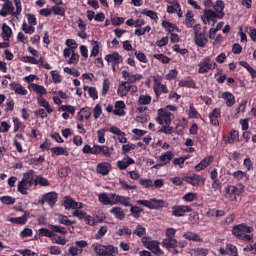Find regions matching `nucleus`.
I'll return each instance as SVG.
<instances>
[{
    "mask_svg": "<svg viewBox=\"0 0 256 256\" xmlns=\"http://www.w3.org/2000/svg\"><path fill=\"white\" fill-rule=\"evenodd\" d=\"M92 247L97 256H117V255H119V248H117L113 245L93 244Z\"/></svg>",
    "mask_w": 256,
    "mask_h": 256,
    "instance_id": "obj_1",
    "label": "nucleus"
},
{
    "mask_svg": "<svg viewBox=\"0 0 256 256\" xmlns=\"http://www.w3.org/2000/svg\"><path fill=\"white\" fill-rule=\"evenodd\" d=\"M136 203L138 205H143V207H147L148 209H159L167 207V202H165V200H158L155 198L150 200H138Z\"/></svg>",
    "mask_w": 256,
    "mask_h": 256,
    "instance_id": "obj_2",
    "label": "nucleus"
},
{
    "mask_svg": "<svg viewBox=\"0 0 256 256\" xmlns=\"http://www.w3.org/2000/svg\"><path fill=\"white\" fill-rule=\"evenodd\" d=\"M159 125H166L171 127V121H173V114L163 108L158 110V117L156 118Z\"/></svg>",
    "mask_w": 256,
    "mask_h": 256,
    "instance_id": "obj_3",
    "label": "nucleus"
},
{
    "mask_svg": "<svg viewBox=\"0 0 256 256\" xmlns=\"http://www.w3.org/2000/svg\"><path fill=\"white\" fill-rule=\"evenodd\" d=\"M246 233H253V227L247 224H238L232 229V235L236 237V239H242Z\"/></svg>",
    "mask_w": 256,
    "mask_h": 256,
    "instance_id": "obj_4",
    "label": "nucleus"
},
{
    "mask_svg": "<svg viewBox=\"0 0 256 256\" xmlns=\"http://www.w3.org/2000/svg\"><path fill=\"white\" fill-rule=\"evenodd\" d=\"M142 243L144 247H146V249H149V251L154 253V255L161 256L165 254V252L161 250V247H159V243L157 241H151L147 240V238H143Z\"/></svg>",
    "mask_w": 256,
    "mask_h": 256,
    "instance_id": "obj_5",
    "label": "nucleus"
},
{
    "mask_svg": "<svg viewBox=\"0 0 256 256\" xmlns=\"http://www.w3.org/2000/svg\"><path fill=\"white\" fill-rule=\"evenodd\" d=\"M198 73L205 74L209 73L211 69H215L217 67V64L211 60L210 57H205L201 62L198 64Z\"/></svg>",
    "mask_w": 256,
    "mask_h": 256,
    "instance_id": "obj_6",
    "label": "nucleus"
},
{
    "mask_svg": "<svg viewBox=\"0 0 256 256\" xmlns=\"http://www.w3.org/2000/svg\"><path fill=\"white\" fill-rule=\"evenodd\" d=\"M172 211V215L174 217H183L185 213H191V211H193V208L187 205H175L172 207Z\"/></svg>",
    "mask_w": 256,
    "mask_h": 256,
    "instance_id": "obj_7",
    "label": "nucleus"
},
{
    "mask_svg": "<svg viewBox=\"0 0 256 256\" xmlns=\"http://www.w3.org/2000/svg\"><path fill=\"white\" fill-rule=\"evenodd\" d=\"M183 181H186V183H190V185H193V187H200V185H205V178L197 174L193 176H185L183 178Z\"/></svg>",
    "mask_w": 256,
    "mask_h": 256,
    "instance_id": "obj_8",
    "label": "nucleus"
},
{
    "mask_svg": "<svg viewBox=\"0 0 256 256\" xmlns=\"http://www.w3.org/2000/svg\"><path fill=\"white\" fill-rule=\"evenodd\" d=\"M0 15L1 17H7V15H13V17H15V7H13V2L4 0Z\"/></svg>",
    "mask_w": 256,
    "mask_h": 256,
    "instance_id": "obj_9",
    "label": "nucleus"
},
{
    "mask_svg": "<svg viewBox=\"0 0 256 256\" xmlns=\"http://www.w3.org/2000/svg\"><path fill=\"white\" fill-rule=\"evenodd\" d=\"M57 192H50L44 195V200L41 201V204L43 205L45 202L50 205V207H53L55 203H57Z\"/></svg>",
    "mask_w": 256,
    "mask_h": 256,
    "instance_id": "obj_10",
    "label": "nucleus"
},
{
    "mask_svg": "<svg viewBox=\"0 0 256 256\" xmlns=\"http://www.w3.org/2000/svg\"><path fill=\"white\" fill-rule=\"evenodd\" d=\"M110 133H112L113 135H117L118 137V141L120 143H127V138H125V132L121 131V129H119L117 126H112L109 129Z\"/></svg>",
    "mask_w": 256,
    "mask_h": 256,
    "instance_id": "obj_11",
    "label": "nucleus"
},
{
    "mask_svg": "<svg viewBox=\"0 0 256 256\" xmlns=\"http://www.w3.org/2000/svg\"><path fill=\"white\" fill-rule=\"evenodd\" d=\"M10 89L12 91H14V93H16V95H22L25 96L27 95V89H25V87H23V85L17 83V82H13L10 84Z\"/></svg>",
    "mask_w": 256,
    "mask_h": 256,
    "instance_id": "obj_12",
    "label": "nucleus"
},
{
    "mask_svg": "<svg viewBox=\"0 0 256 256\" xmlns=\"http://www.w3.org/2000/svg\"><path fill=\"white\" fill-rule=\"evenodd\" d=\"M214 11L218 14V17H221L222 19L225 17V2L223 0H217L215 4L213 5Z\"/></svg>",
    "mask_w": 256,
    "mask_h": 256,
    "instance_id": "obj_13",
    "label": "nucleus"
},
{
    "mask_svg": "<svg viewBox=\"0 0 256 256\" xmlns=\"http://www.w3.org/2000/svg\"><path fill=\"white\" fill-rule=\"evenodd\" d=\"M211 163H213V156H208L195 166V171H203V169H207Z\"/></svg>",
    "mask_w": 256,
    "mask_h": 256,
    "instance_id": "obj_14",
    "label": "nucleus"
},
{
    "mask_svg": "<svg viewBox=\"0 0 256 256\" xmlns=\"http://www.w3.org/2000/svg\"><path fill=\"white\" fill-rule=\"evenodd\" d=\"M22 181L28 185H35V170H29L23 174Z\"/></svg>",
    "mask_w": 256,
    "mask_h": 256,
    "instance_id": "obj_15",
    "label": "nucleus"
},
{
    "mask_svg": "<svg viewBox=\"0 0 256 256\" xmlns=\"http://www.w3.org/2000/svg\"><path fill=\"white\" fill-rule=\"evenodd\" d=\"M194 41L198 47H205L208 43L207 36L203 33L198 34L197 31H195Z\"/></svg>",
    "mask_w": 256,
    "mask_h": 256,
    "instance_id": "obj_16",
    "label": "nucleus"
},
{
    "mask_svg": "<svg viewBox=\"0 0 256 256\" xmlns=\"http://www.w3.org/2000/svg\"><path fill=\"white\" fill-rule=\"evenodd\" d=\"M225 197L230 201H237V187L233 185L228 186Z\"/></svg>",
    "mask_w": 256,
    "mask_h": 256,
    "instance_id": "obj_17",
    "label": "nucleus"
},
{
    "mask_svg": "<svg viewBox=\"0 0 256 256\" xmlns=\"http://www.w3.org/2000/svg\"><path fill=\"white\" fill-rule=\"evenodd\" d=\"M79 202H76L71 196L64 197V207L66 210L77 209Z\"/></svg>",
    "mask_w": 256,
    "mask_h": 256,
    "instance_id": "obj_18",
    "label": "nucleus"
},
{
    "mask_svg": "<svg viewBox=\"0 0 256 256\" xmlns=\"http://www.w3.org/2000/svg\"><path fill=\"white\" fill-rule=\"evenodd\" d=\"M127 161L120 160L117 162V167L120 169V171H125L129 165H133L135 163V160L133 158L126 156Z\"/></svg>",
    "mask_w": 256,
    "mask_h": 256,
    "instance_id": "obj_19",
    "label": "nucleus"
},
{
    "mask_svg": "<svg viewBox=\"0 0 256 256\" xmlns=\"http://www.w3.org/2000/svg\"><path fill=\"white\" fill-rule=\"evenodd\" d=\"M109 171H111V164L108 162L97 165V173H100V175H109Z\"/></svg>",
    "mask_w": 256,
    "mask_h": 256,
    "instance_id": "obj_20",
    "label": "nucleus"
},
{
    "mask_svg": "<svg viewBox=\"0 0 256 256\" xmlns=\"http://www.w3.org/2000/svg\"><path fill=\"white\" fill-rule=\"evenodd\" d=\"M105 59L108 61V63H112V65H119L121 56L118 52H113L112 54L106 55Z\"/></svg>",
    "mask_w": 256,
    "mask_h": 256,
    "instance_id": "obj_21",
    "label": "nucleus"
},
{
    "mask_svg": "<svg viewBox=\"0 0 256 256\" xmlns=\"http://www.w3.org/2000/svg\"><path fill=\"white\" fill-rule=\"evenodd\" d=\"M124 107H125V102L117 101L114 105V111H113L114 115L123 117V115H125V110H123Z\"/></svg>",
    "mask_w": 256,
    "mask_h": 256,
    "instance_id": "obj_22",
    "label": "nucleus"
},
{
    "mask_svg": "<svg viewBox=\"0 0 256 256\" xmlns=\"http://www.w3.org/2000/svg\"><path fill=\"white\" fill-rule=\"evenodd\" d=\"M218 117H221V110L215 108L212 113L209 115L210 122L212 125L216 126L219 125Z\"/></svg>",
    "mask_w": 256,
    "mask_h": 256,
    "instance_id": "obj_23",
    "label": "nucleus"
},
{
    "mask_svg": "<svg viewBox=\"0 0 256 256\" xmlns=\"http://www.w3.org/2000/svg\"><path fill=\"white\" fill-rule=\"evenodd\" d=\"M30 89L34 91L39 97H43V95H47V89H45L43 86L39 84L32 83L30 85Z\"/></svg>",
    "mask_w": 256,
    "mask_h": 256,
    "instance_id": "obj_24",
    "label": "nucleus"
},
{
    "mask_svg": "<svg viewBox=\"0 0 256 256\" xmlns=\"http://www.w3.org/2000/svg\"><path fill=\"white\" fill-rule=\"evenodd\" d=\"M184 239L188 241H195L196 243H203V239L196 233L186 232L183 234Z\"/></svg>",
    "mask_w": 256,
    "mask_h": 256,
    "instance_id": "obj_25",
    "label": "nucleus"
},
{
    "mask_svg": "<svg viewBox=\"0 0 256 256\" xmlns=\"http://www.w3.org/2000/svg\"><path fill=\"white\" fill-rule=\"evenodd\" d=\"M162 247H166V249H175L177 247V239L165 238L162 241Z\"/></svg>",
    "mask_w": 256,
    "mask_h": 256,
    "instance_id": "obj_26",
    "label": "nucleus"
},
{
    "mask_svg": "<svg viewBox=\"0 0 256 256\" xmlns=\"http://www.w3.org/2000/svg\"><path fill=\"white\" fill-rule=\"evenodd\" d=\"M175 157V154L171 151H167L166 153L162 154L159 157V161L162 162V164L167 165L168 163H171V160Z\"/></svg>",
    "mask_w": 256,
    "mask_h": 256,
    "instance_id": "obj_27",
    "label": "nucleus"
},
{
    "mask_svg": "<svg viewBox=\"0 0 256 256\" xmlns=\"http://www.w3.org/2000/svg\"><path fill=\"white\" fill-rule=\"evenodd\" d=\"M37 102L40 107H44V109H46L47 113H53V108H51V105H49V102H47L43 96H38Z\"/></svg>",
    "mask_w": 256,
    "mask_h": 256,
    "instance_id": "obj_28",
    "label": "nucleus"
},
{
    "mask_svg": "<svg viewBox=\"0 0 256 256\" xmlns=\"http://www.w3.org/2000/svg\"><path fill=\"white\" fill-rule=\"evenodd\" d=\"M222 97L226 101L227 107H233L235 105V96L231 92L222 93Z\"/></svg>",
    "mask_w": 256,
    "mask_h": 256,
    "instance_id": "obj_29",
    "label": "nucleus"
},
{
    "mask_svg": "<svg viewBox=\"0 0 256 256\" xmlns=\"http://www.w3.org/2000/svg\"><path fill=\"white\" fill-rule=\"evenodd\" d=\"M27 217H29V213L25 212L21 217L10 218V222L16 225H25L27 223Z\"/></svg>",
    "mask_w": 256,
    "mask_h": 256,
    "instance_id": "obj_30",
    "label": "nucleus"
},
{
    "mask_svg": "<svg viewBox=\"0 0 256 256\" xmlns=\"http://www.w3.org/2000/svg\"><path fill=\"white\" fill-rule=\"evenodd\" d=\"M110 213L114 214V217L116 219H119L120 221H123L125 219V211L121 209V207H114L110 210Z\"/></svg>",
    "mask_w": 256,
    "mask_h": 256,
    "instance_id": "obj_31",
    "label": "nucleus"
},
{
    "mask_svg": "<svg viewBox=\"0 0 256 256\" xmlns=\"http://www.w3.org/2000/svg\"><path fill=\"white\" fill-rule=\"evenodd\" d=\"M204 15L210 21H215V19H223L221 16H218L219 14L215 12V10H211V9H205Z\"/></svg>",
    "mask_w": 256,
    "mask_h": 256,
    "instance_id": "obj_32",
    "label": "nucleus"
},
{
    "mask_svg": "<svg viewBox=\"0 0 256 256\" xmlns=\"http://www.w3.org/2000/svg\"><path fill=\"white\" fill-rule=\"evenodd\" d=\"M12 33L11 27L4 23L2 25V39H4V41H9Z\"/></svg>",
    "mask_w": 256,
    "mask_h": 256,
    "instance_id": "obj_33",
    "label": "nucleus"
},
{
    "mask_svg": "<svg viewBox=\"0 0 256 256\" xmlns=\"http://www.w3.org/2000/svg\"><path fill=\"white\" fill-rule=\"evenodd\" d=\"M91 117V109L88 107L82 108L78 113V119L80 121H83V119H86V121Z\"/></svg>",
    "mask_w": 256,
    "mask_h": 256,
    "instance_id": "obj_34",
    "label": "nucleus"
},
{
    "mask_svg": "<svg viewBox=\"0 0 256 256\" xmlns=\"http://www.w3.org/2000/svg\"><path fill=\"white\" fill-rule=\"evenodd\" d=\"M83 89L84 91H88L89 97H91V99H93L94 101L96 99H99V93L97 92L96 87L84 86Z\"/></svg>",
    "mask_w": 256,
    "mask_h": 256,
    "instance_id": "obj_35",
    "label": "nucleus"
},
{
    "mask_svg": "<svg viewBox=\"0 0 256 256\" xmlns=\"http://www.w3.org/2000/svg\"><path fill=\"white\" fill-rule=\"evenodd\" d=\"M58 223H60V225H66V227L75 225V221L69 220V218L63 214L58 215Z\"/></svg>",
    "mask_w": 256,
    "mask_h": 256,
    "instance_id": "obj_36",
    "label": "nucleus"
},
{
    "mask_svg": "<svg viewBox=\"0 0 256 256\" xmlns=\"http://www.w3.org/2000/svg\"><path fill=\"white\" fill-rule=\"evenodd\" d=\"M29 187H32L31 184L21 180L18 183V192L21 193L22 195H27Z\"/></svg>",
    "mask_w": 256,
    "mask_h": 256,
    "instance_id": "obj_37",
    "label": "nucleus"
},
{
    "mask_svg": "<svg viewBox=\"0 0 256 256\" xmlns=\"http://www.w3.org/2000/svg\"><path fill=\"white\" fill-rule=\"evenodd\" d=\"M50 151H52V153L57 156L65 155V157H69V151L67 150V148L53 147L50 149Z\"/></svg>",
    "mask_w": 256,
    "mask_h": 256,
    "instance_id": "obj_38",
    "label": "nucleus"
},
{
    "mask_svg": "<svg viewBox=\"0 0 256 256\" xmlns=\"http://www.w3.org/2000/svg\"><path fill=\"white\" fill-rule=\"evenodd\" d=\"M48 227L49 229H52L53 233H60V235H67L68 233L67 228L63 226L49 224Z\"/></svg>",
    "mask_w": 256,
    "mask_h": 256,
    "instance_id": "obj_39",
    "label": "nucleus"
},
{
    "mask_svg": "<svg viewBox=\"0 0 256 256\" xmlns=\"http://www.w3.org/2000/svg\"><path fill=\"white\" fill-rule=\"evenodd\" d=\"M162 27H164V29H167L168 33H173V31H179V27L169 21H162Z\"/></svg>",
    "mask_w": 256,
    "mask_h": 256,
    "instance_id": "obj_40",
    "label": "nucleus"
},
{
    "mask_svg": "<svg viewBox=\"0 0 256 256\" xmlns=\"http://www.w3.org/2000/svg\"><path fill=\"white\" fill-rule=\"evenodd\" d=\"M239 141V132L236 130H232L230 132V137L227 138L226 143L233 145L235 142Z\"/></svg>",
    "mask_w": 256,
    "mask_h": 256,
    "instance_id": "obj_41",
    "label": "nucleus"
},
{
    "mask_svg": "<svg viewBox=\"0 0 256 256\" xmlns=\"http://www.w3.org/2000/svg\"><path fill=\"white\" fill-rule=\"evenodd\" d=\"M39 235H40V237H48L49 239H53V237H55V232H53V230H49L47 228H40Z\"/></svg>",
    "mask_w": 256,
    "mask_h": 256,
    "instance_id": "obj_42",
    "label": "nucleus"
},
{
    "mask_svg": "<svg viewBox=\"0 0 256 256\" xmlns=\"http://www.w3.org/2000/svg\"><path fill=\"white\" fill-rule=\"evenodd\" d=\"M192 255L195 256H208L209 255V249L207 248H196L190 250Z\"/></svg>",
    "mask_w": 256,
    "mask_h": 256,
    "instance_id": "obj_43",
    "label": "nucleus"
},
{
    "mask_svg": "<svg viewBox=\"0 0 256 256\" xmlns=\"http://www.w3.org/2000/svg\"><path fill=\"white\" fill-rule=\"evenodd\" d=\"M34 185H41L42 187H49L50 183H49V180H47V178H45L43 176H36Z\"/></svg>",
    "mask_w": 256,
    "mask_h": 256,
    "instance_id": "obj_44",
    "label": "nucleus"
},
{
    "mask_svg": "<svg viewBox=\"0 0 256 256\" xmlns=\"http://www.w3.org/2000/svg\"><path fill=\"white\" fill-rule=\"evenodd\" d=\"M98 199L102 205H111V196L109 197L107 193L99 194Z\"/></svg>",
    "mask_w": 256,
    "mask_h": 256,
    "instance_id": "obj_45",
    "label": "nucleus"
},
{
    "mask_svg": "<svg viewBox=\"0 0 256 256\" xmlns=\"http://www.w3.org/2000/svg\"><path fill=\"white\" fill-rule=\"evenodd\" d=\"M130 212L135 219H139L141 217V213H143V209L139 208V206H131Z\"/></svg>",
    "mask_w": 256,
    "mask_h": 256,
    "instance_id": "obj_46",
    "label": "nucleus"
},
{
    "mask_svg": "<svg viewBox=\"0 0 256 256\" xmlns=\"http://www.w3.org/2000/svg\"><path fill=\"white\" fill-rule=\"evenodd\" d=\"M185 23L187 27H193V25H195V19H193V12L188 11L186 13Z\"/></svg>",
    "mask_w": 256,
    "mask_h": 256,
    "instance_id": "obj_47",
    "label": "nucleus"
},
{
    "mask_svg": "<svg viewBox=\"0 0 256 256\" xmlns=\"http://www.w3.org/2000/svg\"><path fill=\"white\" fill-rule=\"evenodd\" d=\"M179 87H188V89H195V81L193 80H181Z\"/></svg>",
    "mask_w": 256,
    "mask_h": 256,
    "instance_id": "obj_48",
    "label": "nucleus"
},
{
    "mask_svg": "<svg viewBox=\"0 0 256 256\" xmlns=\"http://www.w3.org/2000/svg\"><path fill=\"white\" fill-rule=\"evenodd\" d=\"M141 14L149 17L150 19H153V21H157V19H159V17L157 16V12L153 10H143Z\"/></svg>",
    "mask_w": 256,
    "mask_h": 256,
    "instance_id": "obj_49",
    "label": "nucleus"
},
{
    "mask_svg": "<svg viewBox=\"0 0 256 256\" xmlns=\"http://www.w3.org/2000/svg\"><path fill=\"white\" fill-rule=\"evenodd\" d=\"M181 4L179 2H173L172 5L167 6V13L173 15V13H177Z\"/></svg>",
    "mask_w": 256,
    "mask_h": 256,
    "instance_id": "obj_50",
    "label": "nucleus"
},
{
    "mask_svg": "<svg viewBox=\"0 0 256 256\" xmlns=\"http://www.w3.org/2000/svg\"><path fill=\"white\" fill-rule=\"evenodd\" d=\"M21 29L27 35H33V33H35V27L29 26L27 23H23Z\"/></svg>",
    "mask_w": 256,
    "mask_h": 256,
    "instance_id": "obj_51",
    "label": "nucleus"
},
{
    "mask_svg": "<svg viewBox=\"0 0 256 256\" xmlns=\"http://www.w3.org/2000/svg\"><path fill=\"white\" fill-rule=\"evenodd\" d=\"M143 79V75L141 74H134L130 75L126 81V83L131 84V83H137V81H141Z\"/></svg>",
    "mask_w": 256,
    "mask_h": 256,
    "instance_id": "obj_52",
    "label": "nucleus"
},
{
    "mask_svg": "<svg viewBox=\"0 0 256 256\" xmlns=\"http://www.w3.org/2000/svg\"><path fill=\"white\" fill-rule=\"evenodd\" d=\"M154 59H157L158 61H161V63L167 64L171 61L170 57L165 56L164 54H154Z\"/></svg>",
    "mask_w": 256,
    "mask_h": 256,
    "instance_id": "obj_53",
    "label": "nucleus"
},
{
    "mask_svg": "<svg viewBox=\"0 0 256 256\" xmlns=\"http://www.w3.org/2000/svg\"><path fill=\"white\" fill-rule=\"evenodd\" d=\"M135 57L138 59V61H141V63H147V56L143 52H139L137 50H133Z\"/></svg>",
    "mask_w": 256,
    "mask_h": 256,
    "instance_id": "obj_54",
    "label": "nucleus"
},
{
    "mask_svg": "<svg viewBox=\"0 0 256 256\" xmlns=\"http://www.w3.org/2000/svg\"><path fill=\"white\" fill-rule=\"evenodd\" d=\"M60 109L66 113H71V115H75V111H77V108L71 105H62Z\"/></svg>",
    "mask_w": 256,
    "mask_h": 256,
    "instance_id": "obj_55",
    "label": "nucleus"
},
{
    "mask_svg": "<svg viewBox=\"0 0 256 256\" xmlns=\"http://www.w3.org/2000/svg\"><path fill=\"white\" fill-rule=\"evenodd\" d=\"M138 103L140 105H149L151 103V96L149 95H140L138 99Z\"/></svg>",
    "mask_w": 256,
    "mask_h": 256,
    "instance_id": "obj_56",
    "label": "nucleus"
},
{
    "mask_svg": "<svg viewBox=\"0 0 256 256\" xmlns=\"http://www.w3.org/2000/svg\"><path fill=\"white\" fill-rule=\"evenodd\" d=\"M133 233L137 235V237H143L146 233V229L141 224H138Z\"/></svg>",
    "mask_w": 256,
    "mask_h": 256,
    "instance_id": "obj_57",
    "label": "nucleus"
},
{
    "mask_svg": "<svg viewBox=\"0 0 256 256\" xmlns=\"http://www.w3.org/2000/svg\"><path fill=\"white\" fill-rule=\"evenodd\" d=\"M232 175H233L234 179H237V181H242V179H245V177H246V179H249L247 177V173H245L241 170L234 172Z\"/></svg>",
    "mask_w": 256,
    "mask_h": 256,
    "instance_id": "obj_58",
    "label": "nucleus"
},
{
    "mask_svg": "<svg viewBox=\"0 0 256 256\" xmlns=\"http://www.w3.org/2000/svg\"><path fill=\"white\" fill-rule=\"evenodd\" d=\"M197 199V194L193 192H189L183 196V201H186L187 203H191Z\"/></svg>",
    "mask_w": 256,
    "mask_h": 256,
    "instance_id": "obj_59",
    "label": "nucleus"
},
{
    "mask_svg": "<svg viewBox=\"0 0 256 256\" xmlns=\"http://www.w3.org/2000/svg\"><path fill=\"white\" fill-rule=\"evenodd\" d=\"M52 13H54V15H60V17H64L65 16V8H62L59 6H54V7H52Z\"/></svg>",
    "mask_w": 256,
    "mask_h": 256,
    "instance_id": "obj_60",
    "label": "nucleus"
},
{
    "mask_svg": "<svg viewBox=\"0 0 256 256\" xmlns=\"http://www.w3.org/2000/svg\"><path fill=\"white\" fill-rule=\"evenodd\" d=\"M111 87V83L109 82V79H104L103 86H102V95L105 96L109 92V88Z\"/></svg>",
    "mask_w": 256,
    "mask_h": 256,
    "instance_id": "obj_61",
    "label": "nucleus"
},
{
    "mask_svg": "<svg viewBox=\"0 0 256 256\" xmlns=\"http://www.w3.org/2000/svg\"><path fill=\"white\" fill-rule=\"evenodd\" d=\"M93 48L91 51V57H97L99 55V42L98 41H93L92 42Z\"/></svg>",
    "mask_w": 256,
    "mask_h": 256,
    "instance_id": "obj_62",
    "label": "nucleus"
},
{
    "mask_svg": "<svg viewBox=\"0 0 256 256\" xmlns=\"http://www.w3.org/2000/svg\"><path fill=\"white\" fill-rule=\"evenodd\" d=\"M104 157H109L113 153V148H109L107 146H101V152Z\"/></svg>",
    "mask_w": 256,
    "mask_h": 256,
    "instance_id": "obj_63",
    "label": "nucleus"
},
{
    "mask_svg": "<svg viewBox=\"0 0 256 256\" xmlns=\"http://www.w3.org/2000/svg\"><path fill=\"white\" fill-rule=\"evenodd\" d=\"M140 185H142V187H145L146 189H149V187H153V180H151V179H141L140 180Z\"/></svg>",
    "mask_w": 256,
    "mask_h": 256,
    "instance_id": "obj_64",
    "label": "nucleus"
}]
</instances>
